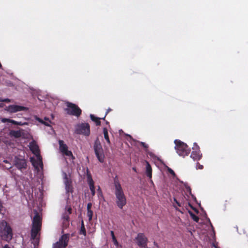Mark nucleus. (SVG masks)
<instances>
[{"instance_id": "15", "label": "nucleus", "mask_w": 248, "mask_h": 248, "mask_svg": "<svg viewBox=\"0 0 248 248\" xmlns=\"http://www.w3.org/2000/svg\"><path fill=\"white\" fill-rule=\"evenodd\" d=\"M137 143L138 145L141 146L144 150V152L147 155H155L152 149L149 148L148 144L145 142L138 141Z\"/></svg>"}, {"instance_id": "14", "label": "nucleus", "mask_w": 248, "mask_h": 248, "mask_svg": "<svg viewBox=\"0 0 248 248\" xmlns=\"http://www.w3.org/2000/svg\"><path fill=\"white\" fill-rule=\"evenodd\" d=\"M29 147L33 155H40L39 146L35 140H32L30 142Z\"/></svg>"}, {"instance_id": "44", "label": "nucleus", "mask_w": 248, "mask_h": 248, "mask_svg": "<svg viewBox=\"0 0 248 248\" xmlns=\"http://www.w3.org/2000/svg\"><path fill=\"white\" fill-rule=\"evenodd\" d=\"M110 234H111V236L112 237V239H113V238H114V237H115L113 231H111Z\"/></svg>"}, {"instance_id": "28", "label": "nucleus", "mask_w": 248, "mask_h": 248, "mask_svg": "<svg viewBox=\"0 0 248 248\" xmlns=\"http://www.w3.org/2000/svg\"><path fill=\"white\" fill-rule=\"evenodd\" d=\"M97 192H98V196L99 197L100 196L103 197V193L101 190V189L99 186H98L97 188Z\"/></svg>"}, {"instance_id": "29", "label": "nucleus", "mask_w": 248, "mask_h": 248, "mask_svg": "<svg viewBox=\"0 0 248 248\" xmlns=\"http://www.w3.org/2000/svg\"><path fill=\"white\" fill-rule=\"evenodd\" d=\"M69 215H68V214H65L63 215V217H62V218L64 220H65V221H69Z\"/></svg>"}, {"instance_id": "26", "label": "nucleus", "mask_w": 248, "mask_h": 248, "mask_svg": "<svg viewBox=\"0 0 248 248\" xmlns=\"http://www.w3.org/2000/svg\"><path fill=\"white\" fill-rule=\"evenodd\" d=\"M45 119L46 120H47V122H44L42 120H39V121L41 123L44 124L46 126H50L49 123H50V121H49V119L46 118H45Z\"/></svg>"}, {"instance_id": "36", "label": "nucleus", "mask_w": 248, "mask_h": 248, "mask_svg": "<svg viewBox=\"0 0 248 248\" xmlns=\"http://www.w3.org/2000/svg\"><path fill=\"white\" fill-rule=\"evenodd\" d=\"M92 206V203H91V202L88 203L87 204V210H91Z\"/></svg>"}, {"instance_id": "51", "label": "nucleus", "mask_w": 248, "mask_h": 248, "mask_svg": "<svg viewBox=\"0 0 248 248\" xmlns=\"http://www.w3.org/2000/svg\"><path fill=\"white\" fill-rule=\"evenodd\" d=\"M3 107V104H0V107Z\"/></svg>"}, {"instance_id": "39", "label": "nucleus", "mask_w": 248, "mask_h": 248, "mask_svg": "<svg viewBox=\"0 0 248 248\" xmlns=\"http://www.w3.org/2000/svg\"><path fill=\"white\" fill-rule=\"evenodd\" d=\"M27 123H22L21 122H17V125H23L27 124Z\"/></svg>"}, {"instance_id": "48", "label": "nucleus", "mask_w": 248, "mask_h": 248, "mask_svg": "<svg viewBox=\"0 0 248 248\" xmlns=\"http://www.w3.org/2000/svg\"><path fill=\"white\" fill-rule=\"evenodd\" d=\"M154 244L155 246L158 247V245H157V243H156L155 242H154Z\"/></svg>"}, {"instance_id": "25", "label": "nucleus", "mask_w": 248, "mask_h": 248, "mask_svg": "<svg viewBox=\"0 0 248 248\" xmlns=\"http://www.w3.org/2000/svg\"><path fill=\"white\" fill-rule=\"evenodd\" d=\"M93 216V212L92 210H87V216L89 217V220L91 221L92 220Z\"/></svg>"}, {"instance_id": "27", "label": "nucleus", "mask_w": 248, "mask_h": 248, "mask_svg": "<svg viewBox=\"0 0 248 248\" xmlns=\"http://www.w3.org/2000/svg\"><path fill=\"white\" fill-rule=\"evenodd\" d=\"M53 248H63L62 245L59 242H57L53 245Z\"/></svg>"}, {"instance_id": "7", "label": "nucleus", "mask_w": 248, "mask_h": 248, "mask_svg": "<svg viewBox=\"0 0 248 248\" xmlns=\"http://www.w3.org/2000/svg\"><path fill=\"white\" fill-rule=\"evenodd\" d=\"M31 161L37 172L43 170V163L42 156H32L31 157Z\"/></svg>"}, {"instance_id": "50", "label": "nucleus", "mask_w": 248, "mask_h": 248, "mask_svg": "<svg viewBox=\"0 0 248 248\" xmlns=\"http://www.w3.org/2000/svg\"><path fill=\"white\" fill-rule=\"evenodd\" d=\"M0 68H2V65L0 62Z\"/></svg>"}, {"instance_id": "20", "label": "nucleus", "mask_w": 248, "mask_h": 248, "mask_svg": "<svg viewBox=\"0 0 248 248\" xmlns=\"http://www.w3.org/2000/svg\"><path fill=\"white\" fill-rule=\"evenodd\" d=\"M94 148L95 155H99V153L102 149L100 144L96 141L94 144Z\"/></svg>"}, {"instance_id": "11", "label": "nucleus", "mask_w": 248, "mask_h": 248, "mask_svg": "<svg viewBox=\"0 0 248 248\" xmlns=\"http://www.w3.org/2000/svg\"><path fill=\"white\" fill-rule=\"evenodd\" d=\"M15 165L19 170L26 169L27 167V161L25 159L19 158L16 156Z\"/></svg>"}, {"instance_id": "38", "label": "nucleus", "mask_w": 248, "mask_h": 248, "mask_svg": "<svg viewBox=\"0 0 248 248\" xmlns=\"http://www.w3.org/2000/svg\"><path fill=\"white\" fill-rule=\"evenodd\" d=\"M111 110H112V109H111V108H108V109H107V112H106V114H105V115L104 117L102 118V119H103V120H105V117H106V116H107V115L108 114V113L109 111H111Z\"/></svg>"}, {"instance_id": "4", "label": "nucleus", "mask_w": 248, "mask_h": 248, "mask_svg": "<svg viewBox=\"0 0 248 248\" xmlns=\"http://www.w3.org/2000/svg\"><path fill=\"white\" fill-rule=\"evenodd\" d=\"M174 142L175 149L179 155H188L190 154L191 149L186 143L179 140H175Z\"/></svg>"}, {"instance_id": "45", "label": "nucleus", "mask_w": 248, "mask_h": 248, "mask_svg": "<svg viewBox=\"0 0 248 248\" xmlns=\"http://www.w3.org/2000/svg\"><path fill=\"white\" fill-rule=\"evenodd\" d=\"M140 247H141L142 248H148L147 247V243L146 244V245H142L141 246H140Z\"/></svg>"}, {"instance_id": "12", "label": "nucleus", "mask_w": 248, "mask_h": 248, "mask_svg": "<svg viewBox=\"0 0 248 248\" xmlns=\"http://www.w3.org/2000/svg\"><path fill=\"white\" fill-rule=\"evenodd\" d=\"M59 148L63 155H73L72 153L68 150L67 145L62 140H59Z\"/></svg>"}, {"instance_id": "17", "label": "nucleus", "mask_w": 248, "mask_h": 248, "mask_svg": "<svg viewBox=\"0 0 248 248\" xmlns=\"http://www.w3.org/2000/svg\"><path fill=\"white\" fill-rule=\"evenodd\" d=\"M145 162L146 163L145 174L150 179H151L152 177V169L151 166L147 161H145Z\"/></svg>"}, {"instance_id": "30", "label": "nucleus", "mask_w": 248, "mask_h": 248, "mask_svg": "<svg viewBox=\"0 0 248 248\" xmlns=\"http://www.w3.org/2000/svg\"><path fill=\"white\" fill-rule=\"evenodd\" d=\"M96 157L100 162H104L105 156H96Z\"/></svg>"}, {"instance_id": "47", "label": "nucleus", "mask_w": 248, "mask_h": 248, "mask_svg": "<svg viewBox=\"0 0 248 248\" xmlns=\"http://www.w3.org/2000/svg\"><path fill=\"white\" fill-rule=\"evenodd\" d=\"M70 156L71 157V159H72V160H74L75 159V156H74V155Z\"/></svg>"}, {"instance_id": "18", "label": "nucleus", "mask_w": 248, "mask_h": 248, "mask_svg": "<svg viewBox=\"0 0 248 248\" xmlns=\"http://www.w3.org/2000/svg\"><path fill=\"white\" fill-rule=\"evenodd\" d=\"M201 153L200 147L197 144V143L195 142L193 144V146L192 147V152L191 153V155H200V154Z\"/></svg>"}, {"instance_id": "9", "label": "nucleus", "mask_w": 248, "mask_h": 248, "mask_svg": "<svg viewBox=\"0 0 248 248\" xmlns=\"http://www.w3.org/2000/svg\"><path fill=\"white\" fill-rule=\"evenodd\" d=\"M28 109V108L27 107L15 105H9L7 107L6 109V110L10 113H15L20 111H26Z\"/></svg>"}, {"instance_id": "40", "label": "nucleus", "mask_w": 248, "mask_h": 248, "mask_svg": "<svg viewBox=\"0 0 248 248\" xmlns=\"http://www.w3.org/2000/svg\"><path fill=\"white\" fill-rule=\"evenodd\" d=\"M17 122V121H15V120H12V119H10V120H9V123H11V124H15V125H16Z\"/></svg>"}, {"instance_id": "43", "label": "nucleus", "mask_w": 248, "mask_h": 248, "mask_svg": "<svg viewBox=\"0 0 248 248\" xmlns=\"http://www.w3.org/2000/svg\"><path fill=\"white\" fill-rule=\"evenodd\" d=\"M67 212H68V215H70L72 213V208L71 207H68L67 209Z\"/></svg>"}, {"instance_id": "41", "label": "nucleus", "mask_w": 248, "mask_h": 248, "mask_svg": "<svg viewBox=\"0 0 248 248\" xmlns=\"http://www.w3.org/2000/svg\"><path fill=\"white\" fill-rule=\"evenodd\" d=\"M9 120H10V119L3 118V119H2V121L4 123H5V122L9 123Z\"/></svg>"}, {"instance_id": "34", "label": "nucleus", "mask_w": 248, "mask_h": 248, "mask_svg": "<svg viewBox=\"0 0 248 248\" xmlns=\"http://www.w3.org/2000/svg\"><path fill=\"white\" fill-rule=\"evenodd\" d=\"M0 102H7V103H9V102H10V100L8 98H6V99H0Z\"/></svg>"}, {"instance_id": "46", "label": "nucleus", "mask_w": 248, "mask_h": 248, "mask_svg": "<svg viewBox=\"0 0 248 248\" xmlns=\"http://www.w3.org/2000/svg\"><path fill=\"white\" fill-rule=\"evenodd\" d=\"M2 248H10V247L8 245H5Z\"/></svg>"}, {"instance_id": "8", "label": "nucleus", "mask_w": 248, "mask_h": 248, "mask_svg": "<svg viewBox=\"0 0 248 248\" xmlns=\"http://www.w3.org/2000/svg\"><path fill=\"white\" fill-rule=\"evenodd\" d=\"M87 174V182L89 186L90 189L91 191L92 196H94L95 194V187L94 185V181L92 178L91 174L88 170L87 169L86 171Z\"/></svg>"}, {"instance_id": "52", "label": "nucleus", "mask_w": 248, "mask_h": 248, "mask_svg": "<svg viewBox=\"0 0 248 248\" xmlns=\"http://www.w3.org/2000/svg\"><path fill=\"white\" fill-rule=\"evenodd\" d=\"M215 248H218L217 247H215Z\"/></svg>"}, {"instance_id": "49", "label": "nucleus", "mask_w": 248, "mask_h": 248, "mask_svg": "<svg viewBox=\"0 0 248 248\" xmlns=\"http://www.w3.org/2000/svg\"><path fill=\"white\" fill-rule=\"evenodd\" d=\"M132 169H133V170L134 171H135V172H136V168L133 167V168H132Z\"/></svg>"}, {"instance_id": "10", "label": "nucleus", "mask_w": 248, "mask_h": 248, "mask_svg": "<svg viewBox=\"0 0 248 248\" xmlns=\"http://www.w3.org/2000/svg\"><path fill=\"white\" fill-rule=\"evenodd\" d=\"M64 183L65 184V190L67 193H73V188L72 185L71 179L68 178L66 173H64Z\"/></svg>"}, {"instance_id": "24", "label": "nucleus", "mask_w": 248, "mask_h": 248, "mask_svg": "<svg viewBox=\"0 0 248 248\" xmlns=\"http://www.w3.org/2000/svg\"><path fill=\"white\" fill-rule=\"evenodd\" d=\"M188 213L189 214L190 217H191V218L193 219V220L194 221H195V222H198L199 220V217L197 216L196 215H195L194 213H193L192 212H191V211H188Z\"/></svg>"}, {"instance_id": "23", "label": "nucleus", "mask_w": 248, "mask_h": 248, "mask_svg": "<svg viewBox=\"0 0 248 248\" xmlns=\"http://www.w3.org/2000/svg\"><path fill=\"white\" fill-rule=\"evenodd\" d=\"M103 133L104 135V138L107 141L108 143H110V140L108 137V129L107 128L104 127L103 128Z\"/></svg>"}, {"instance_id": "32", "label": "nucleus", "mask_w": 248, "mask_h": 248, "mask_svg": "<svg viewBox=\"0 0 248 248\" xmlns=\"http://www.w3.org/2000/svg\"><path fill=\"white\" fill-rule=\"evenodd\" d=\"M203 168V166L202 165H201L199 163H197L196 169L202 170Z\"/></svg>"}, {"instance_id": "33", "label": "nucleus", "mask_w": 248, "mask_h": 248, "mask_svg": "<svg viewBox=\"0 0 248 248\" xmlns=\"http://www.w3.org/2000/svg\"><path fill=\"white\" fill-rule=\"evenodd\" d=\"M174 202L176 203L178 206L181 207V204L180 202H179L175 198H173Z\"/></svg>"}, {"instance_id": "2", "label": "nucleus", "mask_w": 248, "mask_h": 248, "mask_svg": "<svg viewBox=\"0 0 248 248\" xmlns=\"http://www.w3.org/2000/svg\"><path fill=\"white\" fill-rule=\"evenodd\" d=\"M35 214L32 219V226L31 230V238L34 239L41 230L42 226V218L35 211Z\"/></svg>"}, {"instance_id": "19", "label": "nucleus", "mask_w": 248, "mask_h": 248, "mask_svg": "<svg viewBox=\"0 0 248 248\" xmlns=\"http://www.w3.org/2000/svg\"><path fill=\"white\" fill-rule=\"evenodd\" d=\"M90 118L95 123V124L97 126H99L101 124L100 119L102 118L96 117L93 114H90Z\"/></svg>"}, {"instance_id": "6", "label": "nucleus", "mask_w": 248, "mask_h": 248, "mask_svg": "<svg viewBox=\"0 0 248 248\" xmlns=\"http://www.w3.org/2000/svg\"><path fill=\"white\" fill-rule=\"evenodd\" d=\"M75 132L78 134H82L89 136L90 134V126L88 123H84L78 124L76 126Z\"/></svg>"}, {"instance_id": "22", "label": "nucleus", "mask_w": 248, "mask_h": 248, "mask_svg": "<svg viewBox=\"0 0 248 248\" xmlns=\"http://www.w3.org/2000/svg\"><path fill=\"white\" fill-rule=\"evenodd\" d=\"M11 136L15 138H19L21 136V132L19 131L12 130L10 132Z\"/></svg>"}, {"instance_id": "3", "label": "nucleus", "mask_w": 248, "mask_h": 248, "mask_svg": "<svg viewBox=\"0 0 248 248\" xmlns=\"http://www.w3.org/2000/svg\"><path fill=\"white\" fill-rule=\"evenodd\" d=\"M1 225L4 228L0 231V236L2 240L9 242L13 238L12 229L5 221L3 220Z\"/></svg>"}, {"instance_id": "35", "label": "nucleus", "mask_w": 248, "mask_h": 248, "mask_svg": "<svg viewBox=\"0 0 248 248\" xmlns=\"http://www.w3.org/2000/svg\"><path fill=\"white\" fill-rule=\"evenodd\" d=\"M202 156H197V155L193 156V158L194 160H199L201 159Z\"/></svg>"}, {"instance_id": "31", "label": "nucleus", "mask_w": 248, "mask_h": 248, "mask_svg": "<svg viewBox=\"0 0 248 248\" xmlns=\"http://www.w3.org/2000/svg\"><path fill=\"white\" fill-rule=\"evenodd\" d=\"M112 239V241L113 242V244H114V245H115L116 246L118 247V245H119V243H118V242L117 241V239H116V238L115 237H114V238H113Z\"/></svg>"}, {"instance_id": "42", "label": "nucleus", "mask_w": 248, "mask_h": 248, "mask_svg": "<svg viewBox=\"0 0 248 248\" xmlns=\"http://www.w3.org/2000/svg\"><path fill=\"white\" fill-rule=\"evenodd\" d=\"M2 208H3L2 202V201H1V200L0 199V213L2 211Z\"/></svg>"}, {"instance_id": "21", "label": "nucleus", "mask_w": 248, "mask_h": 248, "mask_svg": "<svg viewBox=\"0 0 248 248\" xmlns=\"http://www.w3.org/2000/svg\"><path fill=\"white\" fill-rule=\"evenodd\" d=\"M80 234H83L85 236L86 235V231L84 226V221L81 220L80 229L79 232Z\"/></svg>"}, {"instance_id": "16", "label": "nucleus", "mask_w": 248, "mask_h": 248, "mask_svg": "<svg viewBox=\"0 0 248 248\" xmlns=\"http://www.w3.org/2000/svg\"><path fill=\"white\" fill-rule=\"evenodd\" d=\"M69 238V234H65L61 236L59 242L62 245L63 248H65L67 246Z\"/></svg>"}, {"instance_id": "13", "label": "nucleus", "mask_w": 248, "mask_h": 248, "mask_svg": "<svg viewBox=\"0 0 248 248\" xmlns=\"http://www.w3.org/2000/svg\"><path fill=\"white\" fill-rule=\"evenodd\" d=\"M136 240H137V244L139 247L143 245L145 246L148 242L147 238L143 233H139L136 237Z\"/></svg>"}, {"instance_id": "37", "label": "nucleus", "mask_w": 248, "mask_h": 248, "mask_svg": "<svg viewBox=\"0 0 248 248\" xmlns=\"http://www.w3.org/2000/svg\"><path fill=\"white\" fill-rule=\"evenodd\" d=\"M168 171L172 175H175V173L174 171L172 169H171L170 168H169L168 169Z\"/></svg>"}, {"instance_id": "1", "label": "nucleus", "mask_w": 248, "mask_h": 248, "mask_svg": "<svg viewBox=\"0 0 248 248\" xmlns=\"http://www.w3.org/2000/svg\"><path fill=\"white\" fill-rule=\"evenodd\" d=\"M114 193L115 196L116 204L119 209H122L126 204V197L125 195L122 186L118 179H114Z\"/></svg>"}, {"instance_id": "5", "label": "nucleus", "mask_w": 248, "mask_h": 248, "mask_svg": "<svg viewBox=\"0 0 248 248\" xmlns=\"http://www.w3.org/2000/svg\"><path fill=\"white\" fill-rule=\"evenodd\" d=\"M66 106L67 108L65 110L67 114L77 117H79L81 114L82 110L77 105L68 102L66 103Z\"/></svg>"}]
</instances>
